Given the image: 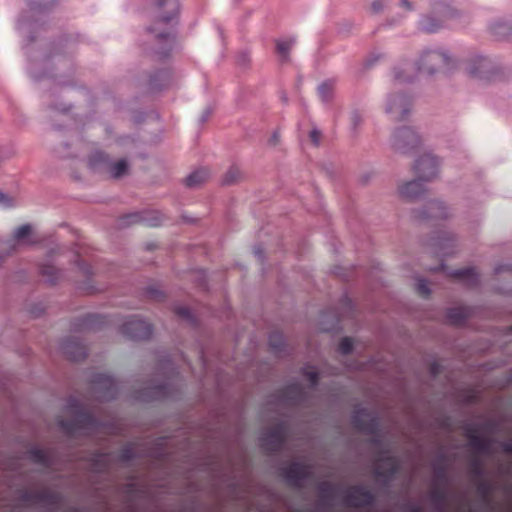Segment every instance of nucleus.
<instances>
[{
  "label": "nucleus",
  "instance_id": "nucleus-1",
  "mask_svg": "<svg viewBox=\"0 0 512 512\" xmlns=\"http://www.w3.org/2000/svg\"><path fill=\"white\" fill-rule=\"evenodd\" d=\"M179 11V0H158L153 8L154 23L150 30L156 33V37L162 40L165 45V51L162 57L168 55L174 43V37L168 31L170 22L177 16Z\"/></svg>",
  "mask_w": 512,
  "mask_h": 512
},
{
  "label": "nucleus",
  "instance_id": "nucleus-2",
  "mask_svg": "<svg viewBox=\"0 0 512 512\" xmlns=\"http://www.w3.org/2000/svg\"><path fill=\"white\" fill-rule=\"evenodd\" d=\"M438 160L430 155L421 156L414 166L417 179L407 182L399 188L401 197L409 200L417 199L424 192L423 182L430 181L438 173Z\"/></svg>",
  "mask_w": 512,
  "mask_h": 512
},
{
  "label": "nucleus",
  "instance_id": "nucleus-3",
  "mask_svg": "<svg viewBox=\"0 0 512 512\" xmlns=\"http://www.w3.org/2000/svg\"><path fill=\"white\" fill-rule=\"evenodd\" d=\"M61 428L71 436L81 434L82 431L90 433L95 430L97 421L92 414L82 408H77L75 417L72 420H61Z\"/></svg>",
  "mask_w": 512,
  "mask_h": 512
},
{
  "label": "nucleus",
  "instance_id": "nucleus-4",
  "mask_svg": "<svg viewBox=\"0 0 512 512\" xmlns=\"http://www.w3.org/2000/svg\"><path fill=\"white\" fill-rule=\"evenodd\" d=\"M89 165L94 170L109 172L113 178L121 177L128 170V165L125 160L112 163L109 157L100 151H96L90 156Z\"/></svg>",
  "mask_w": 512,
  "mask_h": 512
},
{
  "label": "nucleus",
  "instance_id": "nucleus-5",
  "mask_svg": "<svg viewBox=\"0 0 512 512\" xmlns=\"http://www.w3.org/2000/svg\"><path fill=\"white\" fill-rule=\"evenodd\" d=\"M286 433L285 424L279 423L273 426L261 436V447L268 453L280 452L286 440Z\"/></svg>",
  "mask_w": 512,
  "mask_h": 512
},
{
  "label": "nucleus",
  "instance_id": "nucleus-6",
  "mask_svg": "<svg viewBox=\"0 0 512 512\" xmlns=\"http://www.w3.org/2000/svg\"><path fill=\"white\" fill-rule=\"evenodd\" d=\"M352 424L360 432L376 436L379 431L380 422L378 417L365 408L354 411Z\"/></svg>",
  "mask_w": 512,
  "mask_h": 512
},
{
  "label": "nucleus",
  "instance_id": "nucleus-7",
  "mask_svg": "<svg viewBox=\"0 0 512 512\" xmlns=\"http://www.w3.org/2000/svg\"><path fill=\"white\" fill-rule=\"evenodd\" d=\"M420 143L417 133L410 127H401L397 129L392 136V146L396 151L408 153L416 148Z\"/></svg>",
  "mask_w": 512,
  "mask_h": 512
},
{
  "label": "nucleus",
  "instance_id": "nucleus-8",
  "mask_svg": "<svg viewBox=\"0 0 512 512\" xmlns=\"http://www.w3.org/2000/svg\"><path fill=\"white\" fill-rule=\"evenodd\" d=\"M121 333L130 339L145 340L151 336L152 327L137 317H131L121 326Z\"/></svg>",
  "mask_w": 512,
  "mask_h": 512
},
{
  "label": "nucleus",
  "instance_id": "nucleus-9",
  "mask_svg": "<svg viewBox=\"0 0 512 512\" xmlns=\"http://www.w3.org/2000/svg\"><path fill=\"white\" fill-rule=\"evenodd\" d=\"M374 500L373 493L364 486H352L344 495V503L354 508L370 506Z\"/></svg>",
  "mask_w": 512,
  "mask_h": 512
},
{
  "label": "nucleus",
  "instance_id": "nucleus-10",
  "mask_svg": "<svg viewBox=\"0 0 512 512\" xmlns=\"http://www.w3.org/2000/svg\"><path fill=\"white\" fill-rule=\"evenodd\" d=\"M466 69L472 77L487 81L495 80V71L492 62L488 58L477 57L468 63Z\"/></svg>",
  "mask_w": 512,
  "mask_h": 512
},
{
  "label": "nucleus",
  "instance_id": "nucleus-11",
  "mask_svg": "<svg viewBox=\"0 0 512 512\" xmlns=\"http://www.w3.org/2000/svg\"><path fill=\"white\" fill-rule=\"evenodd\" d=\"M23 500L28 505H45L52 509H56L60 504L61 497L59 494L50 490H40L34 492H26L23 495Z\"/></svg>",
  "mask_w": 512,
  "mask_h": 512
},
{
  "label": "nucleus",
  "instance_id": "nucleus-12",
  "mask_svg": "<svg viewBox=\"0 0 512 512\" xmlns=\"http://www.w3.org/2000/svg\"><path fill=\"white\" fill-rule=\"evenodd\" d=\"M411 101L406 95H394L388 99L386 112L395 121L403 120L410 111Z\"/></svg>",
  "mask_w": 512,
  "mask_h": 512
},
{
  "label": "nucleus",
  "instance_id": "nucleus-13",
  "mask_svg": "<svg viewBox=\"0 0 512 512\" xmlns=\"http://www.w3.org/2000/svg\"><path fill=\"white\" fill-rule=\"evenodd\" d=\"M449 62L450 59L446 54L437 51H429L422 55L419 70L432 74L437 70V68L448 66Z\"/></svg>",
  "mask_w": 512,
  "mask_h": 512
},
{
  "label": "nucleus",
  "instance_id": "nucleus-14",
  "mask_svg": "<svg viewBox=\"0 0 512 512\" xmlns=\"http://www.w3.org/2000/svg\"><path fill=\"white\" fill-rule=\"evenodd\" d=\"M311 475L310 468L302 463L293 462L283 470V476L293 487H300L302 481Z\"/></svg>",
  "mask_w": 512,
  "mask_h": 512
},
{
  "label": "nucleus",
  "instance_id": "nucleus-15",
  "mask_svg": "<svg viewBox=\"0 0 512 512\" xmlns=\"http://www.w3.org/2000/svg\"><path fill=\"white\" fill-rule=\"evenodd\" d=\"M163 215L160 212H142L126 215L122 220L127 224L141 223L149 227H157L163 223Z\"/></svg>",
  "mask_w": 512,
  "mask_h": 512
},
{
  "label": "nucleus",
  "instance_id": "nucleus-16",
  "mask_svg": "<svg viewBox=\"0 0 512 512\" xmlns=\"http://www.w3.org/2000/svg\"><path fill=\"white\" fill-rule=\"evenodd\" d=\"M399 470L397 459L389 454H382L374 465V472L379 477H392Z\"/></svg>",
  "mask_w": 512,
  "mask_h": 512
},
{
  "label": "nucleus",
  "instance_id": "nucleus-17",
  "mask_svg": "<svg viewBox=\"0 0 512 512\" xmlns=\"http://www.w3.org/2000/svg\"><path fill=\"white\" fill-rule=\"evenodd\" d=\"M471 309L468 307H454L448 309L446 313L447 321L455 326L465 324L466 320L471 316Z\"/></svg>",
  "mask_w": 512,
  "mask_h": 512
},
{
  "label": "nucleus",
  "instance_id": "nucleus-18",
  "mask_svg": "<svg viewBox=\"0 0 512 512\" xmlns=\"http://www.w3.org/2000/svg\"><path fill=\"white\" fill-rule=\"evenodd\" d=\"M93 382L99 390H103L105 392V396L114 397L117 389V383L111 376L107 374H98L95 376Z\"/></svg>",
  "mask_w": 512,
  "mask_h": 512
},
{
  "label": "nucleus",
  "instance_id": "nucleus-19",
  "mask_svg": "<svg viewBox=\"0 0 512 512\" xmlns=\"http://www.w3.org/2000/svg\"><path fill=\"white\" fill-rule=\"evenodd\" d=\"M63 349L67 357L75 362L81 361L87 356L86 347L79 342L71 341L70 343H67Z\"/></svg>",
  "mask_w": 512,
  "mask_h": 512
},
{
  "label": "nucleus",
  "instance_id": "nucleus-20",
  "mask_svg": "<svg viewBox=\"0 0 512 512\" xmlns=\"http://www.w3.org/2000/svg\"><path fill=\"white\" fill-rule=\"evenodd\" d=\"M452 277L467 282L468 285L474 286L478 283V274L474 268H462L454 270Z\"/></svg>",
  "mask_w": 512,
  "mask_h": 512
},
{
  "label": "nucleus",
  "instance_id": "nucleus-21",
  "mask_svg": "<svg viewBox=\"0 0 512 512\" xmlns=\"http://www.w3.org/2000/svg\"><path fill=\"white\" fill-rule=\"evenodd\" d=\"M491 33L495 39L504 40L512 34V26L504 21H497L491 26Z\"/></svg>",
  "mask_w": 512,
  "mask_h": 512
},
{
  "label": "nucleus",
  "instance_id": "nucleus-22",
  "mask_svg": "<svg viewBox=\"0 0 512 512\" xmlns=\"http://www.w3.org/2000/svg\"><path fill=\"white\" fill-rule=\"evenodd\" d=\"M209 178V171L207 169H199L191 173L185 180L186 185L195 187L202 184Z\"/></svg>",
  "mask_w": 512,
  "mask_h": 512
},
{
  "label": "nucleus",
  "instance_id": "nucleus-23",
  "mask_svg": "<svg viewBox=\"0 0 512 512\" xmlns=\"http://www.w3.org/2000/svg\"><path fill=\"white\" fill-rule=\"evenodd\" d=\"M31 233L32 229L29 224L22 225L15 230L13 234V241H25L26 243H34V240H30Z\"/></svg>",
  "mask_w": 512,
  "mask_h": 512
},
{
  "label": "nucleus",
  "instance_id": "nucleus-24",
  "mask_svg": "<svg viewBox=\"0 0 512 512\" xmlns=\"http://www.w3.org/2000/svg\"><path fill=\"white\" fill-rule=\"evenodd\" d=\"M29 458L37 463L41 464L43 466H49L50 457L47 451L39 448H34L29 451Z\"/></svg>",
  "mask_w": 512,
  "mask_h": 512
},
{
  "label": "nucleus",
  "instance_id": "nucleus-25",
  "mask_svg": "<svg viewBox=\"0 0 512 512\" xmlns=\"http://www.w3.org/2000/svg\"><path fill=\"white\" fill-rule=\"evenodd\" d=\"M40 272L42 276H44L46 280L51 284H55L60 276V271L57 270L54 266L48 264L42 265Z\"/></svg>",
  "mask_w": 512,
  "mask_h": 512
},
{
  "label": "nucleus",
  "instance_id": "nucleus-26",
  "mask_svg": "<svg viewBox=\"0 0 512 512\" xmlns=\"http://www.w3.org/2000/svg\"><path fill=\"white\" fill-rule=\"evenodd\" d=\"M469 445L472 449L479 453H487L490 451L491 441L488 438L480 435L477 439H473Z\"/></svg>",
  "mask_w": 512,
  "mask_h": 512
},
{
  "label": "nucleus",
  "instance_id": "nucleus-27",
  "mask_svg": "<svg viewBox=\"0 0 512 512\" xmlns=\"http://www.w3.org/2000/svg\"><path fill=\"white\" fill-rule=\"evenodd\" d=\"M447 216L446 207L444 203L440 201L431 202L429 205V214L427 217L432 218H444Z\"/></svg>",
  "mask_w": 512,
  "mask_h": 512
},
{
  "label": "nucleus",
  "instance_id": "nucleus-28",
  "mask_svg": "<svg viewBox=\"0 0 512 512\" xmlns=\"http://www.w3.org/2000/svg\"><path fill=\"white\" fill-rule=\"evenodd\" d=\"M430 498L435 505L444 504L447 499L445 489L435 484L430 491Z\"/></svg>",
  "mask_w": 512,
  "mask_h": 512
},
{
  "label": "nucleus",
  "instance_id": "nucleus-29",
  "mask_svg": "<svg viewBox=\"0 0 512 512\" xmlns=\"http://www.w3.org/2000/svg\"><path fill=\"white\" fill-rule=\"evenodd\" d=\"M293 43H294L293 40L277 41V43H276L277 53L281 56L282 60L288 59L289 52L292 48Z\"/></svg>",
  "mask_w": 512,
  "mask_h": 512
},
{
  "label": "nucleus",
  "instance_id": "nucleus-30",
  "mask_svg": "<svg viewBox=\"0 0 512 512\" xmlns=\"http://www.w3.org/2000/svg\"><path fill=\"white\" fill-rule=\"evenodd\" d=\"M441 27H442V25L440 23H436L430 17L424 18L420 22V29L427 33H434Z\"/></svg>",
  "mask_w": 512,
  "mask_h": 512
},
{
  "label": "nucleus",
  "instance_id": "nucleus-31",
  "mask_svg": "<svg viewBox=\"0 0 512 512\" xmlns=\"http://www.w3.org/2000/svg\"><path fill=\"white\" fill-rule=\"evenodd\" d=\"M333 93V84L331 82H324L318 87V95L322 101H328Z\"/></svg>",
  "mask_w": 512,
  "mask_h": 512
},
{
  "label": "nucleus",
  "instance_id": "nucleus-32",
  "mask_svg": "<svg viewBox=\"0 0 512 512\" xmlns=\"http://www.w3.org/2000/svg\"><path fill=\"white\" fill-rule=\"evenodd\" d=\"M240 176H241L240 170L237 167L232 166L226 172V174L224 176V179H223V182L226 185L233 184V183H235L240 178Z\"/></svg>",
  "mask_w": 512,
  "mask_h": 512
},
{
  "label": "nucleus",
  "instance_id": "nucleus-33",
  "mask_svg": "<svg viewBox=\"0 0 512 512\" xmlns=\"http://www.w3.org/2000/svg\"><path fill=\"white\" fill-rule=\"evenodd\" d=\"M269 344L275 352H281L284 345L282 335L278 333L271 334L269 337Z\"/></svg>",
  "mask_w": 512,
  "mask_h": 512
},
{
  "label": "nucleus",
  "instance_id": "nucleus-34",
  "mask_svg": "<svg viewBox=\"0 0 512 512\" xmlns=\"http://www.w3.org/2000/svg\"><path fill=\"white\" fill-rule=\"evenodd\" d=\"M353 350V341L349 337H344L338 344V351L344 355L351 353Z\"/></svg>",
  "mask_w": 512,
  "mask_h": 512
},
{
  "label": "nucleus",
  "instance_id": "nucleus-35",
  "mask_svg": "<svg viewBox=\"0 0 512 512\" xmlns=\"http://www.w3.org/2000/svg\"><path fill=\"white\" fill-rule=\"evenodd\" d=\"M135 457V450L132 445L123 447L119 453V458L123 462H128Z\"/></svg>",
  "mask_w": 512,
  "mask_h": 512
},
{
  "label": "nucleus",
  "instance_id": "nucleus-36",
  "mask_svg": "<svg viewBox=\"0 0 512 512\" xmlns=\"http://www.w3.org/2000/svg\"><path fill=\"white\" fill-rule=\"evenodd\" d=\"M301 394H302V388L297 383L287 386L283 391L284 396L293 395V397H292L293 399H297L298 397L301 396Z\"/></svg>",
  "mask_w": 512,
  "mask_h": 512
},
{
  "label": "nucleus",
  "instance_id": "nucleus-37",
  "mask_svg": "<svg viewBox=\"0 0 512 512\" xmlns=\"http://www.w3.org/2000/svg\"><path fill=\"white\" fill-rule=\"evenodd\" d=\"M470 473L477 478L483 476V468L479 460L473 459L470 463Z\"/></svg>",
  "mask_w": 512,
  "mask_h": 512
},
{
  "label": "nucleus",
  "instance_id": "nucleus-38",
  "mask_svg": "<svg viewBox=\"0 0 512 512\" xmlns=\"http://www.w3.org/2000/svg\"><path fill=\"white\" fill-rule=\"evenodd\" d=\"M416 289H417V293L421 297L426 298L430 295V289L428 287V283L423 279L418 280V282L416 284Z\"/></svg>",
  "mask_w": 512,
  "mask_h": 512
},
{
  "label": "nucleus",
  "instance_id": "nucleus-39",
  "mask_svg": "<svg viewBox=\"0 0 512 512\" xmlns=\"http://www.w3.org/2000/svg\"><path fill=\"white\" fill-rule=\"evenodd\" d=\"M303 374L312 386L317 385L318 380H319L317 371H315L312 368H306V369H304Z\"/></svg>",
  "mask_w": 512,
  "mask_h": 512
},
{
  "label": "nucleus",
  "instance_id": "nucleus-40",
  "mask_svg": "<svg viewBox=\"0 0 512 512\" xmlns=\"http://www.w3.org/2000/svg\"><path fill=\"white\" fill-rule=\"evenodd\" d=\"M477 491L483 498H486L491 493V486L486 481H480L477 485Z\"/></svg>",
  "mask_w": 512,
  "mask_h": 512
},
{
  "label": "nucleus",
  "instance_id": "nucleus-41",
  "mask_svg": "<svg viewBox=\"0 0 512 512\" xmlns=\"http://www.w3.org/2000/svg\"><path fill=\"white\" fill-rule=\"evenodd\" d=\"M175 313L183 319L192 321V312L188 307H177Z\"/></svg>",
  "mask_w": 512,
  "mask_h": 512
},
{
  "label": "nucleus",
  "instance_id": "nucleus-42",
  "mask_svg": "<svg viewBox=\"0 0 512 512\" xmlns=\"http://www.w3.org/2000/svg\"><path fill=\"white\" fill-rule=\"evenodd\" d=\"M465 436L469 440V444L473 441V439H477L480 434L475 427L468 426L465 430Z\"/></svg>",
  "mask_w": 512,
  "mask_h": 512
},
{
  "label": "nucleus",
  "instance_id": "nucleus-43",
  "mask_svg": "<svg viewBox=\"0 0 512 512\" xmlns=\"http://www.w3.org/2000/svg\"><path fill=\"white\" fill-rule=\"evenodd\" d=\"M320 493L322 497H331L333 494V488L329 483H322L319 487Z\"/></svg>",
  "mask_w": 512,
  "mask_h": 512
},
{
  "label": "nucleus",
  "instance_id": "nucleus-44",
  "mask_svg": "<svg viewBox=\"0 0 512 512\" xmlns=\"http://www.w3.org/2000/svg\"><path fill=\"white\" fill-rule=\"evenodd\" d=\"M77 267L84 276L92 274V268L89 265L82 263L80 259L77 261Z\"/></svg>",
  "mask_w": 512,
  "mask_h": 512
},
{
  "label": "nucleus",
  "instance_id": "nucleus-45",
  "mask_svg": "<svg viewBox=\"0 0 512 512\" xmlns=\"http://www.w3.org/2000/svg\"><path fill=\"white\" fill-rule=\"evenodd\" d=\"M435 479L437 482L445 483L446 482V470L445 468H436L435 469Z\"/></svg>",
  "mask_w": 512,
  "mask_h": 512
},
{
  "label": "nucleus",
  "instance_id": "nucleus-46",
  "mask_svg": "<svg viewBox=\"0 0 512 512\" xmlns=\"http://www.w3.org/2000/svg\"><path fill=\"white\" fill-rule=\"evenodd\" d=\"M12 205V199L0 192V207L8 208Z\"/></svg>",
  "mask_w": 512,
  "mask_h": 512
},
{
  "label": "nucleus",
  "instance_id": "nucleus-47",
  "mask_svg": "<svg viewBox=\"0 0 512 512\" xmlns=\"http://www.w3.org/2000/svg\"><path fill=\"white\" fill-rule=\"evenodd\" d=\"M320 137H321V134H320V132H319V131H317V130H312V131L310 132V139H311V141L313 142V144H314V145H316V146H317V145L319 144V142H320Z\"/></svg>",
  "mask_w": 512,
  "mask_h": 512
},
{
  "label": "nucleus",
  "instance_id": "nucleus-48",
  "mask_svg": "<svg viewBox=\"0 0 512 512\" xmlns=\"http://www.w3.org/2000/svg\"><path fill=\"white\" fill-rule=\"evenodd\" d=\"M395 79L398 80V81H409V80H411L410 77L404 76L403 72L402 71H398V70L395 71Z\"/></svg>",
  "mask_w": 512,
  "mask_h": 512
},
{
  "label": "nucleus",
  "instance_id": "nucleus-49",
  "mask_svg": "<svg viewBox=\"0 0 512 512\" xmlns=\"http://www.w3.org/2000/svg\"><path fill=\"white\" fill-rule=\"evenodd\" d=\"M371 9L373 12H379L382 9V4L379 0H375L371 5Z\"/></svg>",
  "mask_w": 512,
  "mask_h": 512
},
{
  "label": "nucleus",
  "instance_id": "nucleus-50",
  "mask_svg": "<svg viewBox=\"0 0 512 512\" xmlns=\"http://www.w3.org/2000/svg\"><path fill=\"white\" fill-rule=\"evenodd\" d=\"M503 451L507 454H512V443H504L503 444Z\"/></svg>",
  "mask_w": 512,
  "mask_h": 512
},
{
  "label": "nucleus",
  "instance_id": "nucleus-51",
  "mask_svg": "<svg viewBox=\"0 0 512 512\" xmlns=\"http://www.w3.org/2000/svg\"><path fill=\"white\" fill-rule=\"evenodd\" d=\"M400 5L406 10H411V4L408 0H401Z\"/></svg>",
  "mask_w": 512,
  "mask_h": 512
},
{
  "label": "nucleus",
  "instance_id": "nucleus-52",
  "mask_svg": "<svg viewBox=\"0 0 512 512\" xmlns=\"http://www.w3.org/2000/svg\"><path fill=\"white\" fill-rule=\"evenodd\" d=\"M438 367H439V364L438 363H432L430 368H431V373L432 374H437L438 372Z\"/></svg>",
  "mask_w": 512,
  "mask_h": 512
},
{
  "label": "nucleus",
  "instance_id": "nucleus-53",
  "mask_svg": "<svg viewBox=\"0 0 512 512\" xmlns=\"http://www.w3.org/2000/svg\"><path fill=\"white\" fill-rule=\"evenodd\" d=\"M454 11L452 10H447L446 12L443 13V16L448 19V18H452L454 16Z\"/></svg>",
  "mask_w": 512,
  "mask_h": 512
},
{
  "label": "nucleus",
  "instance_id": "nucleus-54",
  "mask_svg": "<svg viewBox=\"0 0 512 512\" xmlns=\"http://www.w3.org/2000/svg\"><path fill=\"white\" fill-rule=\"evenodd\" d=\"M272 141H273V143H274V144H276V143L278 142V139H277V135H276V134H275V135H273V137H272Z\"/></svg>",
  "mask_w": 512,
  "mask_h": 512
},
{
  "label": "nucleus",
  "instance_id": "nucleus-55",
  "mask_svg": "<svg viewBox=\"0 0 512 512\" xmlns=\"http://www.w3.org/2000/svg\"><path fill=\"white\" fill-rule=\"evenodd\" d=\"M410 512H423V511H421L419 508H414Z\"/></svg>",
  "mask_w": 512,
  "mask_h": 512
},
{
  "label": "nucleus",
  "instance_id": "nucleus-56",
  "mask_svg": "<svg viewBox=\"0 0 512 512\" xmlns=\"http://www.w3.org/2000/svg\"><path fill=\"white\" fill-rule=\"evenodd\" d=\"M3 261V256L0 255V263Z\"/></svg>",
  "mask_w": 512,
  "mask_h": 512
},
{
  "label": "nucleus",
  "instance_id": "nucleus-57",
  "mask_svg": "<svg viewBox=\"0 0 512 512\" xmlns=\"http://www.w3.org/2000/svg\"><path fill=\"white\" fill-rule=\"evenodd\" d=\"M52 2H54V0H49V3H52Z\"/></svg>",
  "mask_w": 512,
  "mask_h": 512
}]
</instances>
